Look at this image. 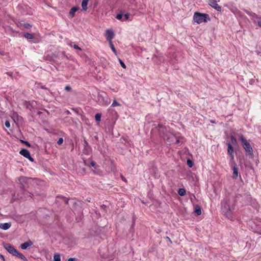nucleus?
<instances>
[{"label": "nucleus", "instance_id": "50", "mask_svg": "<svg viewBox=\"0 0 261 261\" xmlns=\"http://www.w3.org/2000/svg\"><path fill=\"white\" fill-rule=\"evenodd\" d=\"M257 25L261 28V21H259L257 22Z\"/></svg>", "mask_w": 261, "mask_h": 261}, {"label": "nucleus", "instance_id": "39", "mask_svg": "<svg viewBox=\"0 0 261 261\" xmlns=\"http://www.w3.org/2000/svg\"><path fill=\"white\" fill-rule=\"evenodd\" d=\"M23 26L27 29H30L31 27V25L29 23H24Z\"/></svg>", "mask_w": 261, "mask_h": 261}, {"label": "nucleus", "instance_id": "51", "mask_svg": "<svg viewBox=\"0 0 261 261\" xmlns=\"http://www.w3.org/2000/svg\"><path fill=\"white\" fill-rule=\"evenodd\" d=\"M42 114V112H41V111H38V112H37V114L38 115H39V116H40L41 114Z\"/></svg>", "mask_w": 261, "mask_h": 261}, {"label": "nucleus", "instance_id": "32", "mask_svg": "<svg viewBox=\"0 0 261 261\" xmlns=\"http://www.w3.org/2000/svg\"><path fill=\"white\" fill-rule=\"evenodd\" d=\"M20 141L21 143H22L24 144H25L27 146H28V147H31V144H30L29 142H28V141H25V140H20Z\"/></svg>", "mask_w": 261, "mask_h": 261}, {"label": "nucleus", "instance_id": "64", "mask_svg": "<svg viewBox=\"0 0 261 261\" xmlns=\"http://www.w3.org/2000/svg\"><path fill=\"white\" fill-rule=\"evenodd\" d=\"M260 53H259V52H257V54H258H258H259Z\"/></svg>", "mask_w": 261, "mask_h": 261}, {"label": "nucleus", "instance_id": "49", "mask_svg": "<svg viewBox=\"0 0 261 261\" xmlns=\"http://www.w3.org/2000/svg\"><path fill=\"white\" fill-rule=\"evenodd\" d=\"M0 258L2 259L3 260H5V257L4 256L1 254H0Z\"/></svg>", "mask_w": 261, "mask_h": 261}, {"label": "nucleus", "instance_id": "63", "mask_svg": "<svg viewBox=\"0 0 261 261\" xmlns=\"http://www.w3.org/2000/svg\"><path fill=\"white\" fill-rule=\"evenodd\" d=\"M192 199H193V198H191V200L192 201Z\"/></svg>", "mask_w": 261, "mask_h": 261}, {"label": "nucleus", "instance_id": "28", "mask_svg": "<svg viewBox=\"0 0 261 261\" xmlns=\"http://www.w3.org/2000/svg\"><path fill=\"white\" fill-rule=\"evenodd\" d=\"M109 43L110 47H111V49L115 54H116V49H115L114 45H113L112 42L110 41V42H109Z\"/></svg>", "mask_w": 261, "mask_h": 261}, {"label": "nucleus", "instance_id": "9", "mask_svg": "<svg viewBox=\"0 0 261 261\" xmlns=\"http://www.w3.org/2000/svg\"><path fill=\"white\" fill-rule=\"evenodd\" d=\"M210 5L218 11H221V7H220L215 0H210Z\"/></svg>", "mask_w": 261, "mask_h": 261}, {"label": "nucleus", "instance_id": "13", "mask_svg": "<svg viewBox=\"0 0 261 261\" xmlns=\"http://www.w3.org/2000/svg\"><path fill=\"white\" fill-rule=\"evenodd\" d=\"M19 153L26 158H27V157L29 156L30 155V152L27 149L24 148L21 149L19 151Z\"/></svg>", "mask_w": 261, "mask_h": 261}, {"label": "nucleus", "instance_id": "7", "mask_svg": "<svg viewBox=\"0 0 261 261\" xmlns=\"http://www.w3.org/2000/svg\"><path fill=\"white\" fill-rule=\"evenodd\" d=\"M84 143L85 145L83 149V153L85 154L89 155L91 152V147L86 140L84 141Z\"/></svg>", "mask_w": 261, "mask_h": 261}, {"label": "nucleus", "instance_id": "52", "mask_svg": "<svg viewBox=\"0 0 261 261\" xmlns=\"http://www.w3.org/2000/svg\"><path fill=\"white\" fill-rule=\"evenodd\" d=\"M254 82V81L253 80H250L249 83L252 85V84H253Z\"/></svg>", "mask_w": 261, "mask_h": 261}, {"label": "nucleus", "instance_id": "18", "mask_svg": "<svg viewBox=\"0 0 261 261\" xmlns=\"http://www.w3.org/2000/svg\"><path fill=\"white\" fill-rule=\"evenodd\" d=\"M89 0H83L82 2V9L84 11H86L87 9V5Z\"/></svg>", "mask_w": 261, "mask_h": 261}, {"label": "nucleus", "instance_id": "54", "mask_svg": "<svg viewBox=\"0 0 261 261\" xmlns=\"http://www.w3.org/2000/svg\"><path fill=\"white\" fill-rule=\"evenodd\" d=\"M41 88H42V89H46V88H45V87H44V86H42Z\"/></svg>", "mask_w": 261, "mask_h": 261}, {"label": "nucleus", "instance_id": "31", "mask_svg": "<svg viewBox=\"0 0 261 261\" xmlns=\"http://www.w3.org/2000/svg\"><path fill=\"white\" fill-rule=\"evenodd\" d=\"M93 172L95 174L100 175L101 173V171L99 169H97L96 167H95V170L93 171Z\"/></svg>", "mask_w": 261, "mask_h": 261}, {"label": "nucleus", "instance_id": "46", "mask_svg": "<svg viewBox=\"0 0 261 261\" xmlns=\"http://www.w3.org/2000/svg\"><path fill=\"white\" fill-rule=\"evenodd\" d=\"M180 143V140H179V138L178 137H176V141H175V143L176 144H179Z\"/></svg>", "mask_w": 261, "mask_h": 261}, {"label": "nucleus", "instance_id": "36", "mask_svg": "<svg viewBox=\"0 0 261 261\" xmlns=\"http://www.w3.org/2000/svg\"><path fill=\"white\" fill-rule=\"evenodd\" d=\"M71 110L77 115H80V110L78 108H72Z\"/></svg>", "mask_w": 261, "mask_h": 261}, {"label": "nucleus", "instance_id": "55", "mask_svg": "<svg viewBox=\"0 0 261 261\" xmlns=\"http://www.w3.org/2000/svg\"><path fill=\"white\" fill-rule=\"evenodd\" d=\"M159 127H160V128H161V127H162L163 126H162V125H159Z\"/></svg>", "mask_w": 261, "mask_h": 261}, {"label": "nucleus", "instance_id": "41", "mask_svg": "<svg viewBox=\"0 0 261 261\" xmlns=\"http://www.w3.org/2000/svg\"><path fill=\"white\" fill-rule=\"evenodd\" d=\"M5 125L8 128H9L10 127V123L9 121L8 120L6 121V122L5 123Z\"/></svg>", "mask_w": 261, "mask_h": 261}, {"label": "nucleus", "instance_id": "61", "mask_svg": "<svg viewBox=\"0 0 261 261\" xmlns=\"http://www.w3.org/2000/svg\"><path fill=\"white\" fill-rule=\"evenodd\" d=\"M211 122L212 123H215V122L214 121H211Z\"/></svg>", "mask_w": 261, "mask_h": 261}, {"label": "nucleus", "instance_id": "14", "mask_svg": "<svg viewBox=\"0 0 261 261\" xmlns=\"http://www.w3.org/2000/svg\"><path fill=\"white\" fill-rule=\"evenodd\" d=\"M11 226V223L10 222L9 223H4L0 224V228L3 230H7L10 228Z\"/></svg>", "mask_w": 261, "mask_h": 261}, {"label": "nucleus", "instance_id": "4", "mask_svg": "<svg viewBox=\"0 0 261 261\" xmlns=\"http://www.w3.org/2000/svg\"><path fill=\"white\" fill-rule=\"evenodd\" d=\"M97 103L101 106H107L110 103V99L107 93L103 91L98 92L97 95Z\"/></svg>", "mask_w": 261, "mask_h": 261}, {"label": "nucleus", "instance_id": "22", "mask_svg": "<svg viewBox=\"0 0 261 261\" xmlns=\"http://www.w3.org/2000/svg\"><path fill=\"white\" fill-rule=\"evenodd\" d=\"M178 194L181 196H185L186 194V190L184 188H179L178 190Z\"/></svg>", "mask_w": 261, "mask_h": 261}, {"label": "nucleus", "instance_id": "11", "mask_svg": "<svg viewBox=\"0 0 261 261\" xmlns=\"http://www.w3.org/2000/svg\"><path fill=\"white\" fill-rule=\"evenodd\" d=\"M31 179V178H29V177H25V176H20L18 178V180H19V184H22V183H23L24 185L28 184L29 181Z\"/></svg>", "mask_w": 261, "mask_h": 261}, {"label": "nucleus", "instance_id": "56", "mask_svg": "<svg viewBox=\"0 0 261 261\" xmlns=\"http://www.w3.org/2000/svg\"><path fill=\"white\" fill-rule=\"evenodd\" d=\"M122 180L126 181V179H124V177H122Z\"/></svg>", "mask_w": 261, "mask_h": 261}, {"label": "nucleus", "instance_id": "20", "mask_svg": "<svg viewBox=\"0 0 261 261\" xmlns=\"http://www.w3.org/2000/svg\"><path fill=\"white\" fill-rule=\"evenodd\" d=\"M194 212L197 215H198V216L200 215L201 214V207L198 205H196V206L195 207Z\"/></svg>", "mask_w": 261, "mask_h": 261}, {"label": "nucleus", "instance_id": "26", "mask_svg": "<svg viewBox=\"0 0 261 261\" xmlns=\"http://www.w3.org/2000/svg\"><path fill=\"white\" fill-rule=\"evenodd\" d=\"M60 255L59 254L56 253L54 256V261H60Z\"/></svg>", "mask_w": 261, "mask_h": 261}, {"label": "nucleus", "instance_id": "59", "mask_svg": "<svg viewBox=\"0 0 261 261\" xmlns=\"http://www.w3.org/2000/svg\"><path fill=\"white\" fill-rule=\"evenodd\" d=\"M122 180L126 181V179H124V177H122Z\"/></svg>", "mask_w": 261, "mask_h": 261}, {"label": "nucleus", "instance_id": "3", "mask_svg": "<svg viewBox=\"0 0 261 261\" xmlns=\"http://www.w3.org/2000/svg\"><path fill=\"white\" fill-rule=\"evenodd\" d=\"M4 248L10 254L13 256H15L18 258L22 259L23 260L27 261V258L21 253L19 252L12 245L10 244H5L4 245Z\"/></svg>", "mask_w": 261, "mask_h": 261}, {"label": "nucleus", "instance_id": "5", "mask_svg": "<svg viewBox=\"0 0 261 261\" xmlns=\"http://www.w3.org/2000/svg\"><path fill=\"white\" fill-rule=\"evenodd\" d=\"M193 19L195 22L200 24L202 22H207L210 20V18L207 14L195 12L193 16Z\"/></svg>", "mask_w": 261, "mask_h": 261}, {"label": "nucleus", "instance_id": "27", "mask_svg": "<svg viewBox=\"0 0 261 261\" xmlns=\"http://www.w3.org/2000/svg\"><path fill=\"white\" fill-rule=\"evenodd\" d=\"M57 197L61 198L65 202V204H68V198L63 196H58Z\"/></svg>", "mask_w": 261, "mask_h": 261}, {"label": "nucleus", "instance_id": "25", "mask_svg": "<svg viewBox=\"0 0 261 261\" xmlns=\"http://www.w3.org/2000/svg\"><path fill=\"white\" fill-rule=\"evenodd\" d=\"M116 18L118 20H122L123 19V13L121 12L120 13H118Z\"/></svg>", "mask_w": 261, "mask_h": 261}, {"label": "nucleus", "instance_id": "16", "mask_svg": "<svg viewBox=\"0 0 261 261\" xmlns=\"http://www.w3.org/2000/svg\"><path fill=\"white\" fill-rule=\"evenodd\" d=\"M233 170L232 177L234 179H236L238 176V169L237 166H234V167L232 168Z\"/></svg>", "mask_w": 261, "mask_h": 261}, {"label": "nucleus", "instance_id": "34", "mask_svg": "<svg viewBox=\"0 0 261 261\" xmlns=\"http://www.w3.org/2000/svg\"><path fill=\"white\" fill-rule=\"evenodd\" d=\"M130 16V14L128 13H127L124 14L123 16V19H122V21H125L129 19V17Z\"/></svg>", "mask_w": 261, "mask_h": 261}, {"label": "nucleus", "instance_id": "1", "mask_svg": "<svg viewBox=\"0 0 261 261\" xmlns=\"http://www.w3.org/2000/svg\"><path fill=\"white\" fill-rule=\"evenodd\" d=\"M235 202L230 200L229 198L226 197L221 202V211L226 218L233 220L234 217L232 211L234 210Z\"/></svg>", "mask_w": 261, "mask_h": 261}, {"label": "nucleus", "instance_id": "23", "mask_svg": "<svg viewBox=\"0 0 261 261\" xmlns=\"http://www.w3.org/2000/svg\"><path fill=\"white\" fill-rule=\"evenodd\" d=\"M23 36L28 39H32L34 38L33 34L29 33L24 34Z\"/></svg>", "mask_w": 261, "mask_h": 261}, {"label": "nucleus", "instance_id": "37", "mask_svg": "<svg viewBox=\"0 0 261 261\" xmlns=\"http://www.w3.org/2000/svg\"><path fill=\"white\" fill-rule=\"evenodd\" d=\"M119 62L121 67L125 69L126 68V66H125L124 63L120 59H119Z\"/></svg>", "mask_w": 261, "mask_h": 261}, {"label": "nucleus", "instance_id": "2", "mask_svg": "<svg viewBox=\"0 0 261 261\" xmlns=\"http://www.w3.org/2000/svg\"><path fill=\"white\" fill-rule=\"evenodd\" d=\"M242 145L243 148L245 149L246 153L249 156V158L252 159L254 157L253 150L248 141L241 135L240 137Z\"/></svg>", "mask_w": 261, "mask_h": 261}, {"label": "nucleus", "instance_id": "53", "mask_svg": "<svg viewBox=\"0 0 261 261\" xmlns=\"http://www.w3.org/2000/svg\"><path fill=\"white\" fill-rule=\"evenodd\" d=\"M66 113L67 114H70V112L68 110H67Z\"/></svg>", "mask_w": 261, "mask_h": 261}, {"label": "nucleus", "instance_id": "42", "mask_svg": "<svg viewBox=\"0 0 261 261\" xmlns=\"http://www.w3.org/2000/svg\"><path fill=\"white\" fill-rule=\"evenodd\" d=\"M73 47L74 49L82 50V49L76 44H74Z\"/></svg>", "mask_w": 261, "mask_h": 261}, {"label": "nucleus", "instance_id": "62", "mask_svg": "<svg viewBox=\"0 0 261 261\" xmlns=\"http://www.w3.org/2000/svg\"><path fill=\"white\" fill-rule=\"evenodd\" d=\"M192 199H193V198H191V200L192 201Z\"/></svg>", "mask_w": 261, "mask_h": 261}, {"label": "nucleus", "instance_id": "57", "mask_svg": "<svg viewBox=\"0 0 261 261\" xmlns=\"http://www.w3.org/2000/svg\"><path fill=\"white\" fill-rule=\"evenodd\" d=\"M122 180L126 181V179H124V177H122Z\"/></svg>", "mask_w": 261, "mask_h": 261}, {"label": "nucleus", "instance_id": "24", "mask_svg": "<svg viewBox=\"0 0 261 261\" xmlns=\"http://www.w3.org/2000/svg\"><path fill=\"white\" fill-rule=\"evenodd\" d=\"M101 113H97L95 115V119L96 122H99L101 121Z\"/></svg>", "mask_w": 261, "mask_h": 261}, {"label": "nucleus", "instance_id": "60", "mask_svg": "<svg viewBox=\"0 0 261 261\" xmlns=\"http://www.w3.org/2000/svg\"><path fill=\"white\" fill-rule=\"evenodd\" d=\"M33 194L32 193H30V196L31 197Z\"/></svg>", "mask_w": 261, "mask_h": 261}, {"label": "nucleus", "instance_id": "19", "mask_svg": "<svg viewBox=\"0 0 261 261\" xmlns=\"http://www.w3.org/2000/svg\"><path fill=\"white\" fill-rule=\"evenodd\" d=\"M12 118L14 119V120L15 121L16 120L19 121L22 119V117L18 115V114L17 113H14L13 114V115L12 116Z\"/></svg>", "mask_w": 261, "mask_h": 261}, {"label": "nucleus", "instance_id": "58", "mask_svg": "<svg viewBox=\"0 0 261 261\" xmlns=\"http://www.w3.org/2000/svg\"><path fill=\"white\" fill-rule=\"evenodd\" d=\"M122 180L126 181V179H124V177H122Z\"/></svg>", "mask_w": 261, "mask_h": 261}, {"label": "nucleus", "instance_id": "30", "mask_svg": "<svg viewBox=\"0 0 261 261\" xmlns=\"http://www.w3.org/2000/svg\"><path fill=\"white\" fill-rule=\"evenodd\" d=\"M20 184V190L22 191V193L24 194L25 192V185L23 184V183H22V184Z\"/></svg>", "mask_w": 261, "mask_h": 261}, {"label": "nucleus", "instance_id": "44", "mask_svg": "<svg viewBox=\"0 0 261 261\" xmlns=\"http://www.w3.org/2000/svg\"><path fill=\"white\" fill-rule=\"evenodd\" d=\"M90 165L93 167H96V164L94 161H91L90 162Z\"/></svg>", "mask_w": 261, "mask_h": 261}, {"label": "nucleus", "instance_id": "47", "mask_svg": "<svg viewBox=\"0 0 261 261\" xmlns=\"http://www.w3.org/2000/svg\"><path fill=\"white\" fill-rule=\"evenodd\" d=\"M76 260V258H74V257H71V258H69L68 259V261H75Z\"/></svg>", "mask_w": 261, "mask_h": 261}, {"label": "nucleus", "instance_id": "35", "mask_svg": "<svg viewBox=\"0 0 261 261\" xmlns=\"http://www.w3.org/2000/svg\"><path fill=\"white\" fill-rule=\"evenodd\" d=\"M187 165L189 167H192L193 166V163L192 160L188 159L187 160Z\"/></svg>", "mask_w": 261, "mask_h": 261}, {"label": "nucleus", "instance_id": "48", "mask_svg": "<svg viewBox=\"0 0 261 261\" xmlns=\"http://www.w3.org/2000/svg\"><path fill=\"white\" fill-rule=\"evenodd\" d=\"M134 225H135V221L133 220V224H132V225L131 228H130V230H134Z\"/></svg>", "mask_w": 261, "mask_h": 261}, {"label": "nucleus", "instance_id": "8", "mask_svg": "<svg viewBox=\"0 0 261 261\" xmlns=\"http://www.w3.org/2000/svg\"><path fill=\"white\" fill-rule=\"evenodd\" d=\"M226 145H227V153L229 155V157L234 156V149L231 144L229 142H227Z\"/></svg>", "mask_w": 261, "mask_h": 261}, {"label": "nucleus", "instance_id": "33", "mask_svg": "<svg viewBox=\"0 0 261 261\" xmlns=\"http://www.w3.org/2000/svg\"><path fill=\"white\" fill-rule=\"evenodd\" d=\"M230 140H231L232 143L233 144H235L237 143V140L234 136L233 135H231L230 137Z\"/></svg>", "mask_w": 261, "mask_h": 261}, {"label": "nucleus", "instance_id": "12", "mask_svg": "<svg viewBox=\"0 0 261 261\" xmlns=\"http://www.w3.org/2000/svg\"><path fill=\"white\" fill-rule=\"evenodd\" d=\"M33 242L31 240H28L20 245V248L23 250H25L28 247L31 246L33 245Z\"/></svg>", "mask_w": 261, "mask_h": 261}, {"label": "nucleus", "instance_id": "29", "mask_svg": "<svg viewBox=\"0 0 261 261\" xmlns=\"http://www.w3.org/2000/svg\"><path fill=\"white\" fill-rule=\"evenodd\" d=\"M120 106V104L117 102L116 99H114L113 100V101L111 105V107H117V106Z\"/></svg>", "mask_w": 261, "mask_h": 261}, {"label": "nucleus", "instance_id": "6", "mask_svg": "<svg viewBox=\"0 0 261 261\" xmlns=\"http://www.w3.org/2000/svg\"><path fill=\"white\" fill-rule=\"evenodd\" d=\"M243 197L244 198H246L248 201H250L251 197L250 195L248 194L247 193L243 194V195L238 194L235 196V199L232 200L233 202H234L235 203L240 199V198Z\"/></svg>", "mask_w": 261, "mask_h": 261}, {"label": "nucleus", "instance_id": "45", "mask_svg": "<svg viewBox=\"0 0 261 261\" xmlns=\"http://www.w3.org/2000/svg\"><path fill=\"white\" fill-rule=\"evenodd\" d=\"M165 239H166V240L167 241H168L170 244H172V241L171 240V239H170V238L169 237H165Z\"/></svg>", "mask_w": 261, "mask_h": 261}, {"label": "nucleus", "instance_id": "10", "mask_svg": "<svg viewBox=\"0 0 261 261\" xmlns=\"http://www.w3.org/2000/svg\"><path fill=\"white\" fill-rule=\"evenodd\" d=\"M106 36L109 42L112 41L111 40L114 36V33L112 30H108L106 31Z\"/></svg>", "mask_w": 261, "mask_h": 261}, {"label": "nucleus", "instance_id": "40", "mask_svg": "<svg viewBox=\"0 0 261 261\" xmlns=\"http://www.w3.org/2000/svg\"><path fill=\"white\" fill-rule=\"evenodd\" d=\"M63 139L62 138H60L58 140V141H57V143L59 145H61L63 143Z\"/></svg>", "mask_w": 261, "mask_h": 261}, {"label": "nucleus", "instance_id": "43", "mask_svg": "<svg viewBox=\"0 0 261 261\" xmlns=\"http://www.w3.org/2000/svg\"><path fill=\"white\" fill-rule=\"evenodd\" d=\"M27 159H29V161H30L32 162H33L34 161V159L31 156V155H30L29 156L27 157Z\"/></svg>", "mask_w": 261, "mask_h": 261}, {"label": "nucleus", "instance_id": "17", "mask_svg": "<svg viewBox=\"0 0 261 261\" xmlns=\"http://www.w3.org/2000/svg\"><path fill=\"white\" fill-rule=\"evenodd\" d=\"M229 158L230 159V161H229V166L231 168L234 167V166H237V165L234 161V156H230Z\"/></svg>", "mask_w": 261, "mask_h": 261}, {"label": "nucleus", "instance_id": "38", "mask_svg": "<svg viewBox=\"0 0 261 261\" xmlns=\"http://www.w3.org/2000/svg\"><path fill=\"white\" fill-rule=\"evenodd\" d=\"M65 90L68 92H70L71 91L72 89L70 86L67 85L65 87Z\"/></svg>", "mask_w": 261, "mask_h": 261}, {"label": "nucleus", "instance_id": "15", "mask_svg": "<svg viewBox=\"0 0 261 261\" xmlns=\"http://www.w3.org/2000/svg\"><path fill=\"white\" fill-rule=\"evenodd\" d=\"M79 10V8L76 7H72L69 11V15L72 18L75 15V13L76 11H77Z\"/></svg>", "mask_w": 261, "mask_h": 261}, {"label": "nucleus", "instance_id": "21", "mask_svg": "<svg viewBox=\"0 0 261 261\" xmlns=\"http://www.w3.org/2000/svg\"><path fill=\"white\" fill-rule=\"evenodd\" d=\"M247 14L251 17V18L252 20H255V19L258 18V16L254 13L247 11Z\"/></svg>", "mask_w": 261, "mask_h": 261}]
</instances>
